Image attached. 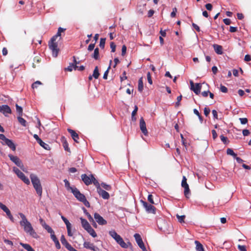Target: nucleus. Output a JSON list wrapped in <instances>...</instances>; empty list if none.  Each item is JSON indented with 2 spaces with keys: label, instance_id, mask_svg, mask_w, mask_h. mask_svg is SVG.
<instances>
[{
  "label": "nucleus",
  "instance_id": "7ed1b4c3",
  "mask_svg": "<svg viewBox=\"0 0 251 251\" xmlns=\"http://www.w3.org/2000/svg\"><path fill=\"white\" fill-rule=\"evenodd\" d=\"M30 178L33 186L36 190V193L41 198L42 195V187L39 178L36 175L33 174H31L30 175Z\"/></svg>",
  "mask_w": 251,
  "mask_h": 251
},
{
  "label": "nucleus",
  "instance_id": "a211bd4d",
  "mask_svg": "<svg viewBox=\"0 0 251 251\" xmlns=\"http://www.w3.org/2000/svg\"><path fill=\"white\" fill-rule=\"evenodd\" d=\"M10 160L13 161L17 166H20L22 165L21 160L16 156H14L11 154L8 155Z\"/></svg>",
  "mask_w": 251,
  "mask_h": 251
},
{
  "label": "nucleus",
  "instance_id": "a878e982",
  "mask_svg": "<svg viewBox=\"0 0 251 251\" xmlns=\"http://www.w3.org/2000/svg\"><path fill=\"white\" fill-rule=\"evenodd\" d=\"M195 243L197 251H204L202 245L199 241H195Z\"/></svg>",
  "mask_w": 251,
  "mask_h": 251
},
{
  "label": "nucleus",
  "instance_id": "3c124183",
  "mask_svg": "<svg viewBox=\"0 0 251 251\" xmlns=\"http://www.w3.org/2000/svg\"><path fill=\"white\" fill-rule=\"evenodd\" d=\"M239 120H240L241 124H242V125H245V124H247L248 121V119L246 118H240Z\"/></svg>",
  "mask_w": 251,
  "mask_h": 251
},
{
  "label": "nucleus",
  "instance_id": "9b49d317",
  "mask_svg": "<svg viewBox=\"0 0 251 251\" xmlns=\"http://www.w3.org/2000/svg\"><path fill=\"white\" fill-rule=\"evenodd\" d=\"M94 218L97 222L100 225H105L107 224L106 221L97 213L94 214Z\"/></svg>",
  "mask_w": 251,
  "mask_h": 251
},
{
  "label": "nucleus",
  "instance_id": "603ef678",
  "mask_svg": "<svg viewBox=\"0 0 251 251\" xmlns=\"http://www.w3.org/2000/svg\"><path fill=\"white\" fill-rule=\"evenodd\" d=\"M84 213L86 214L90 222L93 221V219L92 217L91 216V215L88 212H87V210L85 209H84Z\"/></svg>",
  "mask_w": 251,
  "mask_h": 251
},
{
  "label": "nucleus",
  "instance_id": "864d4df0",
  "mask_svg": "<svg viewBox=\"0 0 251 251\" xmlns=\"http://www.w3.org/2000/svg\"><path fill=\"white\" fill-rule=\"evenodd\" d=\"M0 208L4 212H6L9 209L4 204H2L1 202H0Z\"/></svg>",
  "mask_w": 251,
  "mask_h": 251
},
{
  "label": "nucleus",
  "instance_id": "13d9d810",
  "mask_svg": "<svg viewBox=\"0 0 251 251\" xmlns=\"http://www.w3.org/2000/svg\"><path fill=\"white\" fill-rule=\"evenodd\" d=\"M238 249L240 251H247L246 247L245 246L239 245L238 246Z\"/></svg>",
  "mask_w": 251,
  "mask_h": 251
},
{
  "label": "nucleus",
  "instance_id": "de8ad7c7",
  "mask_svg": "<svg viewBox=\"0 0 251 251\" xmlns=\"http://www.w3.org/2000/svg\"><path fill=\"white\" fill-rule=\"evenodd\" d=\"M147 79L148 82L151 85L152 84V81L151 79V74L150 72L147 73Z\"/></svg>",
  "mask_w": 251,
  "mask_h": 251
},
{
  "label": "nucleus",
  "instance_id": "79ce46f5",
  "mask_svg": "<svg viewBox=\"0 0 251 251\" xmlns=\"http://www.w3.org/2000/svg\"><path fill=\"white\" fill-rule=\"evenodd\" d=\"M220 139L225 144H226L229 142L227 138L224 136L223 135H221L220 136Z\"/></svg>",
  "mask_w": 251,
  "mask_h": 251
},
{
  "label": "nucleus",
  "instance_id": "bb28decb",
  "mask_svg": "<svg viewBox=\"0 0 251 251\" xmlns=\"http://www.w3.org/2000/svg\"><path fill=\"white\" fill-rule=\"evenodd\" d=\"M93 237H96L97 236L94 229L90 226L88 228L85 229Z\"/></svg>",
  "mask_w": 251,
  "mask_h": 251
},
{
  "label": "nucleus",
  "instance_id": "c03bdc74",
  "mask_svg": "<svg viewBox=\"0 0 251 251\" xmlns=\"http://www.w3.org/2000/svg\"><path fill=\"white\" fill-rule=\"evenodd\" d=\"M6 214V215H7V216L8 217V218H9V219L12 222H14V218L13 217V216L12 215L11 213V212L9 210V209H8V210L6 211V212H5Z\"/></svg>",
  "mask_w": 251,
  "mask_h": 251
},
{
  "label": "nucleus",
  "instance_id": "72a5a7b5",
  "mask_svg": "<svg viewBox=\"0 0 251 251\" xmlns=\"http://www.w3.org/2000/svg\"><path fill=\"white\" fill-rule=\"evenodd\" d=\"M92 57L95 60L99 59V49L97 48L94 50V53L92 55Z\"/></svg>",
  "mask_w": 251,
  "mask_h": 251
},
{
  "label": "nucleus",
  "instance_id": "423d86ee",
  "mask_svg": "<svg viewBox=\"0 0 251 251\" xmlns=\"http://www.w3.org/2000/svg\"><path fill=\"white\" fill-rule=\"evenodd\" d=\"M181 186L184 188V194L185 196L187 198H189V195L190 193V190L188 184L187 183V178L185 176L182 177L181 182Z\"/></svg>",
  "mask_w": 251,
  "mask_h": 251
},
{
  "label": "nucleus",
  "instance_id": "473e14b6",
  "mask_svg": "<svg viewBox=\"0 0 251 251\" xmlns=\"http://www.w3.org/2000/svg\"><path fill=\"white\" fill-rule=\"evenodd\" d=\"M19 123L24 126H26V121L22 117V116H18L17 117Z\"/></svg>",
  "mask_w": 251,
  "mask_h": 251
},
{
  "label": "nucleus",
  "instance_id": "ddd939ff",
  "mask_svg": "<svg viewBox=\"0 0 251 251\" xmlns=\"http://www.w3.org/2000/svg\"><path fill=\"white\" fill-rule=\"evenodd\" d=\"M134 237L139 247L140 248L145 249V245L140 235L138 233H135L134 235Z\"/></svg>",
  "mask_w": 251,
  "mask_h": 251
},
{
  "label": "nucleus",
  "instance_id": "cd10ccee",
  "mask_svg": "<svg viewBox=\"0 0 251 251\" xmlns=\"http://www.w3.org/2000/svg\"><path fill=\"white\" fill-rule=\"evenodd\" d=\"M91 177L92 178V183L93 182V184H94V185L97 188V190H98L99 189H100V185L99 183V182H98V181L95 178V177L93 175H91Z\"/></svg>",
  "mask_w": 251,
  "mask_h": 251
},
{
  "label": "nucleus",
  "instance_id": "4468645a",
  "mask_svg": "<svg viewBox=\"0 0 251 251\" xmlns=\"http://www.w3.org/2000/svg\"><path fill=\"white\" fill-rule=\"evenodd\" d=\"M84 247L85 248L90 249L93 251H99V249L98 247H96L94 244L91 243L89 242H84L83 244Z\"/></svg>",
  "mask_w": 251,
  "mask_h": 251
},
{
  "label": "nucleus",
  "instance_id": "8fccbe9b",
  "mask_svg": "<svg viewBox=\"0 0 251 251\" xmlns=\"http://www.w3.org/2000/svg\"><path fill=\"white\" fill-rule=\"evenodd\" d=\"M220 91L223 93H226L227 92V88L226 86L221 84L220 86Z\"/></svg>",
  "mask_w": 251,
  "mask_h": 251
},
{
  "label": "nucleus",
  "instance_id": "39448f33",
  "mask_svg": "<svg viewBox=\"0 0 251 251\" xmlns=\"http://www.w3.org/2000/svg\"><path fill=\"white\" fill-rule=\"evenodd\" d=\"M13 171L17 175V176L22 180L26 184H29L30 181L29 179L25 176L24 174L22 173L19 169L16 167H13Z\"/></svg>",
  "mask_w": 251,
  "mask_h": 251
},
{
  "label": "nucleus",
  "instance_id": "9d476101",
  "mask_svg": "<svg viewBox=\"0 0 251 251\" xmlns=\"http://www.w3.org/2000/svg\"><path fill=\"white\" fill-rule=\"evenodd\" d=\"M140 128L142 132V133L145 135L147 136L148 134V131L146 128V123L143 117L141 118L140 120V124H139Z\"/></svg>",
  "mask_w": 251,
  "mask_h": 251
},
{
  "label": "nucleus",
  "instance_id": "4be33fe9",
  "mask_svg": "<svg viewBox=\"0 0 251 251\" xmlns=\"http://www.w3.org/2000/svg\"><path fill=\"white\" fill-rule=\"evenodd\" d=\"M4 144L7 145L12 151H14L16 150V146L12 140L7 139L4 142Z\"/></svg>",
  "mask_w": 251,
  "mask_h": 251
},
{
  "label": "nucleus",
  "instance_id": "e2e57ef3",
  "mask_svg": "<svg viewBox=\"0 0 251 251\" xmlns=\"http://www.w3.org/2000/svg\"><path fill=\"white\" fill-rule=\"evenodd\" d=\"M50 237H51V239L54 242L58 240L54 234V232H53V233H52V234H50Z\"/></svg>",
  "mask_w": 251,
  "mask_h": 251
},
{
  "label": "nucleus",
  "instance_id": "a19ab883",
  "mask_svg": "<svg viewBox=\"0 0 251 251\" xmlns=\"http://www.w3.org/2000/svg\"><path fill=\"white\" fill-rule=\"evenodd\" d=\"M100 185L106 190L110 191L111 189V187L110 185H108L104 182L101 183Z\"/></svg>",
  "mask_w": 251,
  "mask_h": 251
},
{
  "label": "nucleus",
  "instance_id": "37998d69",
  "mask_svg": "<svg viewBox=\"0 0 251 251\" xmlns=\"http://www.w3.org/2000/svg\"><path fill=\"white\" fill-rule=\"evenodd\" d=\"M105 38H100V47L101 49H104L105 43Z\"/></svg>",
  "mask_w": 251,
  "mask_h": 251
},
{
  "label": "nucleus",
  "instance_id": "49530a36",
  "mask_svg": "<svg viewBox=\"0 0 251 251\" xmlns=\"http://www.w3.org/2000/svg\"><path fill=\"white\" fill-rule=\"evenodd\" d=\"M110 46L111 49V52H114L116 50V46L115 44V43L113 42H111L110 44Z\"/></svg>",
  "mask_w": 251,
  "mask_h": 251
},
{
  "label": "nucleus",
  "instance_id": "f3484780",
  "mask_svg": "<svg viewBox=\"0 0 251 251\" xmlns=\"http://www.w3.org/2000/svg\"><path fill=\"white\" fill-rule=\"evenodd\" d=\"M68 131L71 134V137L75 142L78 143L79 136L78 134L74 130L68 128Z\"/></svg>",
  "mask_w": 251,
  "mask_h": 251
},
{
  "label": "nucleus",
  "instance_id": "5701e85b",
  "mask_svg": "<svg viewBox=\"0 0 251 251\" xmlns=\"http://www.w3.org/2000/svg\"><path fill=\"white\" fill-rule=\"evenodd\" d=\"M61 141H62L63 146L64 148V150L66 151L70 152V149L69 148V144H68L66 138L64 137H62L61 138Z\"/></svg>",
  "mask_w": 251,
  "mask_h": 251
},
{
  "label": "nucleus",
  "instance_id": "c756f323",
  "mask_svg": "<svg viewBox=\"0 0 251 251\" xmlns=\"http://www.w3.org/2000/svg\"><path fill=\"white\" fill-rule=\"evenodd\" d=\"M144 88L143 78L141 77L138 80V90L140 92H142Z\"/></svg>",
  "mask_w": 251,
  "mask_h": 251
},
{
  "label": "nucleus",
  "instance_id": "2f4dec72",
  "mask_svg": "<svg viewBox=\"0 0 251 251\" xmlns=\"http://www.w3.org/2000/svg\"><path fill=\"white\" fill-rule=\"evenodd\" d=\"M64 182L65 183V186L67 188V189L68 190H71L72 192V190L74 188H76V187H71L70 186L69 181L67 179H64Z\"/></svg>",
  "mask_w": 251,
  "mask_h": 251
},
{
  "label": "nucleus",
  "instance_id": "09e8293b",
  "mask_svg": "<svg viewBox=\"0 0 251 251\" xmlns=\"http://www.w3.org/2000/svg\"><path fill=\"white\" fill-rule=\"evenodd\" d=\"M110 69V65L109 66L108 68L106 70V71L104 72L103 76V78L104 79H106L107 78V75L109 73V69Z\"/></svg>",
  "mask_w": 251,
  "mask_h": 251
},
{
  "label": "nucleus",
  "instance_id": "338daca9",
  "mask_svg": "<svg viewBox=\"0 0 251 251\" xmlns=\"http://www.w3.org/2000/svg\"><path fill=\"white\" fill-rule=\"evenodd\" d=\"M82 202L83 203V204L87 207H90V203L89 202L87 201L86 198L84 199V200L82 201Z\"/></svg>",
  "mask_w": 251,
  "mask_h": 251
},
{
  "label": "nucleus",
  "instance_id": "393cba45",
  "mask_svg": "<svg viewBox=\"0 0 251 251\" xmlns=\"http://www.w3.org/2000/svg\"><path fill=\"white\" fill-rule=\"evenodd\" d=\"M20 244L27 251H35L31 247V246L28 244H25L21 242Z\"/></svg>",
  "mask_w": 251,
  "mask_h": 251
},
{
  "label": "nucleus",
  "instance_id": "0e129e2a",
  "mask_svg": "<svg viewBox=\"0 0 251 251\" xmlns=\"http://www.w3.org/2000/svg\"><path fill=\"white\" fill-rule=\"evenodd\" d=\"M242 133L245 136H248L250 134V132L248 129H244Z\"/></svg>",
  "mask_w": 251,
  "mask_h": 251
},
{
  "label": "nucleus",
  "instance_id": "2eb2a0df",
  "mask_svg": "<svg viewBox=\"0 0 251 251\" xmlns=\"http://www.w3.org/2000/svg\"><path fill=\"white\" fill-rule=\"evenodd\" d=\"M81 179L83 182L86 185H89L92 183V178L90 176H88L86 174H82L81 176Z\"/></svg>",
  "mask_w": 251,
  "mask_h": 251
},
{
  "label": "nucleus",
  "instance_id": "6e6d98bb",
  "mask_svg": "<svg viewBox=\"0 0 251 251\" xmlns=\"http://www.w3.org/2000/svg\"><path fill=\"white\" fill-rule=\"evenodd\" d=\"M126 47L125 45H123L122 48V55L124 56L126 53Z\"/></svg>",
  "mask_w": 251,
  "mask_h": 251
},
{
  "label": "nucleus",
  "instance_id": "6e6552de",
  "mask_svg": "<svg viewBox=\"0 0 251 251\" xmlns=\"http://www.w3.org/2000/svg\"><path fill=\"white\" fill-rule=\"evenodd\" d=\"M191 89L194 91L196 94L198 95L200 93L201 88V83H196L194 84V82L191 80L190 82Z\"/></svg>",
  "mask_w": 251,
  "mask_h": 251
},
{
  "label": "nucleus",
  "instance_id": "e433bc0d",
  "mask_svg": "<svg viewBox=\"0 0 251 251\" xmlns=\"http://www.w3.org/2000/svg\"><path fill=\"white\" fill-rule=\"evenodd\" d=\"M176 217L179 222L180 223H184V219L185 218V215L180 216L178 214L176 215Z\"/></svg>",
  "mask_w": 251,
  "mask_h": 251
},
{
  "label": "nucleus",
  "instance_id": "052dcab7",
  "mask_svg": "<svg viewBox=\"0 0 251 251\" xmlns=\"http://www.w3.org/2000/svg\"><path fill=\"white\" fill-rule=\"evenodd\" d=\"M205 6L206 9L210 11L212 9L213 6L211 3H207L205 4Z\"/></svg>",
  "mask_w": 251,
  "mask_h": 251
},
{
  "label": "nucleus",
  "instance_id": "f257e3e1",
  "mask_svg": "<svg viewBox=\"0 0 251 251\" xmlns=\"http://www.w3.org/2000/svg\"><path fill=\"white\" fill-rule=\"evenodd\" d=\"M66 29L59 27L56 35L51 38L50 41L49 43V48L52 51V56L54 57L57 56L59 50L58 48V43L56 40L58 38L59 40L61 39V34Z\"/></svg>",
  "mask_w": 251,
  "mask_h": 251
},
{
  "label": "nucleus",
  "instance_id": "b1692460",
  "mask_svg": "<svg viewBox=\"0 0 251 251\" xmlns=\"http://www.w3.org/2000/svg\"><path fill=\"white\" fill-rule=\"evenodd\" d=\"M80 220L81 221L82 226L85 229L88 228L89 227L91 226L86 219L81 217L80 218Z\"/></svg>",
  "mask_w": 251,
  "mask_h": 251
},
{
  "label": "nucleus",
  "instance_id": "4c0bfd02",
  "mask_svg": "<svg viewBox=\"0 0 251 251\" xmlns=\"http://www.w3.org/2000/svg\"><path fill=\"white\" fill-rule=\"evenodd\" d=\"M226 153L228 154V155H231L234 158L235 157H236V154L233 151L230 149V148H228L226 150Z\"/></svg>",
  "mask_w": 251,
  "mask_h": 251
},
{
  "label": "nucleus",
  "instance_id": "20e7f679",
  "mask_svg": "<svg viewBox=\"0 0 251 251\" xmlns=\"http://www.w3.org/2000/svg\"><path fill=\"white\" fill-rule=\"evenodd\" d=\"M109 234L115 239L116 242L120 245V246L123 248L126 249L128 248V245H131L129 242L127 244L126 243L121 236L117 234L115 230H111L109 231Z\"/></svg>",
  "mask_w": 251,
  "mask_h": 251
},
{
  "label": "nucleus",
  "instance_id": "f03ea898",
  "mask_svg": "<svg viewBox=\"0 0 251 251\" xmlns=\"http://www.w3.org/2000/svg\"><path fill=\"white\" fill-rule=\"evenodd\" d=\"M19 215L22 219L20 224L22 226L24 227L25 231L33 237L37 238V233L35 232L31 224L28 221L25 215L22 213H20Z\"/></svg>",
  "mask_w": 251,
  "mask_h": 251
},
{
  "label": "nucleus",
  "instance_id": "ea45409f",
  "mask_svg": "<svg viewBox=\"0 0 251 251\" xmlns=\"http://www.w3.org/2000/svg\"><path fill=\"white\" fill-rule=\"evenodd\" d=\"M60 241H61V242L62 243V244L65 247L66 246H67V245H68V244H69L68 241L66 240V239H65V236L64 235H62L61 237V238H60Z\"/></svg>",
  "mask_w": 251,
  "mask_h": 251
},
{
  "label": "nucleus",
  "instance_id": "a18cd8bd",
  "mask_svg": "<svg viewBox=\"0 0 251 251\" xmlns=\"http://www.w3.org/2000/svg\"><path fill=\"white\" fill-rule=\"evenodd\" d=\"M42 83L40 81H36L34 82L32 85V88L33 89L37 88L39 85H42Z\"/></svg>",
  "mask_w": 251,
  "mask_h": 251
},
{
  "label": "nucleus",
  "instance_id": "aec40b11",
  "mask_svg": "<svg viewBox=\"0 0 251 251\" xmlns=\"http://www.w3.org/2000/svg\"><path fill=\"white\" fill-rule=\"evenodd\" d=\"M213 47L215 52L218 54H222L223 53V47L221 45H219L217 44H214L213 45Z\"/></svg>",
  "mask_w": 251,
  "mask_h": 251
},
{
  "label": "nucleus",
  "instance_id": "bf43d9fd",
  "mask_svg": "<svg viewBox=\"0 0 251 251\" xmlns=\"http://www.w3.org/2000/svg\"><path fill=\"white\" fill-rule=\"evenodd\" d=\"M148 201L151 204H154V202L153 200V197L151 195H149L148 197Z\"/></svg>",
  "mask_w": 251,
  "mask_h": 251
},
{
  "label": "nucleus",
  "instance_id": "dca6fc26",
  "mask_svg": "<svg viewBox=\"0 0 251 251\" xmlns=\"http://www.w3.org/2000/svg\"><path fill=\"white\" fill-rule=\"evenodd\" d=\"M98 194L103 199L105 200H108L109 197V194L108 192L105 191V190L102 189L101 188L97 190Z\"/></svg>",
  "mask_w": 251,
  "mask_h": 251
},
{
  "label": "nucleus",
  "instance_id": "58836bf2",
  "mask_svg": "<svg viewBox=\"0 0 251 251\" xmlns=\"http://www.w3.org/2000/svg\"><path fill=\"white\" fill-rule=\"evenodd\" d=\"M60 241H61V242L62 243V244L65 247L66 246H67V245H68V244H69L68 241L66 240V239H65V236L64 235H62L61 237V238H60Z\"/></svg>",
  "mask_w": 251,
  "mask_h": 251
},
{
  "label": "nucleus",
  "instance_id": "f704fd0d",
  "mask_svg": "<svg viewBox=\"0 0 251 251\" xmlns=\"http://www.w3.org/2000/svg\"><path fill=\"white\" fill-rule=\"evenodd\" d=\"M43 226L50 234H52V233H53L54 231L51 228V227L49 225H47L46 223H44V224L43 225Z\"/></svg>",
  "mask_w": 251,
  "mask_h": 251
},
{
  "label": "nucleus",
  "instance_id": "6ab92c4d",
  "mask_svg": "<svg viewBox=\"0 0 251 251\" xmlns=\"http://www.w3.org/2000/svg\"><path fill=\"white\" fill-rule=\"evenodd\" d=\"M0 112H2L5 116H6V114L11 113V110L8 105H2L1 106V110Z\"/></svg>",
  "mask_w": 251,
  "mask_h": 251
},
{
  "label": "nucleus",
  "instance_id": "c85d7f7f",
  "mask_svg": "<svg viewBox=\"0 0 251 251\" xmlns=\"http://www.w3.org/2000/svg\"><path fill=\"white\" fill-rule=\"evenodd\" d=\"M38 143L44 149L47 150H50V146L44 142L41 139H40L38 142Z\"/></svg>",
  "mask_w": 251,
  "mask_h": 251
},
{
  "label": "nucleus",
  "instance_id": "774afa93",
  "mask_svg": "<svg viewBox=\"0 0 251 251\" xmlns=\"http://www.w3.org/2000/svg\"><path fill=\"white\" fill-rule=\"evenodd\" d=\"M244 60L245 61L248 62L251 60V56L249 54H247L245 55L244 58Z\"/></svg>",
  "mask_w": 251,
  "mask_h": 251
},
{
  "label": "nucleus",
  "instance_id": "1a4fd4ad",
  "mask_svg": "<svg viewBox=\"0 0 251 251\" xmlns=\"http://www.w3.org/2000/svg\"><path fill=\"white\" fill-rule=\"evenodd\" d=\"M72 193L77 200L81 202L86 198L85 196L83 194L81 193L76 188H74L72 190Z\"/></svg>",
  "mask_w": 251,
  "mask_h": 251
},
{
  "label": "nucleus",
  "instance_id": "7c9ffc66",
  "mask_svg": "<svg viewBox=\"0 0 251 251\" xmlns=\"http://www.w3.org/2000/svg\"><path fill=\"white\" fill-rule=\"evenodd\" d=\"M93 76L95 79H98L100 75L99 72V68L98 66H96L93 73Z\"/></svg>",
  "mask_w": 251,
  "mask_h": 251
},
{
  "label": "nucleus",
  "instance_id": "69168bd1",
  "mask_svg": "<svg viewBox=\"0 0 251 251\" xmlns=\"http://www.w3.org/2000/svg\"><path fill=\"white\" fill-rule=\"evenodd\" d=\"M223 22L226 25H229L231 24V20L229 19H224Z\"/></svg>",
  "mask_w": 251,
  "mask_h": 251
},
{
  "label": "nucleus",
  "instance_id": "0eeeda50",
  "mask_svg": "<svg viewBox=\"0 0 251 251\" xmlns=\"http://www.w3.org/2000/svg\"><path fill=\"white\" fill-rule=\"evenodd\" d=\"M141 202L142 203L143 206L148 213L152 214L155 213L156 208L154 206L149 204L147 202L142 200L141 201Z\"/></svg>",
  "mask_w": 251,
  "mask_h": 251
},
{
  "label": "nucleus",
  "instance_id": "412c9836",
  "mask_svg": "<svg viewBox=\"0 0 251 251\" xmlns=\"http://www.w3.org/2000/svg\"><path fill=\"white\" fill-rule=\"evenodd\" d=\"M146 4L144 3L143 4L138 5L137 10L138 13L143 15L144 13L146 11Z\"/></svg>",
  "mask_w": 251,
  "mask_h": 251
},
{
  "label": "nucleus",
  "instance_id": "f8f14e48",
  "mask_svg": "<svg viewBox=\"0 0 251 251\" xmlns=\"http://www.w3.org/2000/svg\"><path fill=\"white\" fill-rule=\"evenodd\" d=\"M74 58V63L70 64L69 66L65 69V71H68L69 72H71L73 69L76 70V69L78 68V66H77V64L79 63V62H77L76 59L75 57V56L73 57Z\"/></svg>",
  "mask_w": 251,
  "mask_h": 251
},
{
  "label": "nucleus",
  "instance_id": "c9c22d12",
  "mask_svg": "<svg viewBox=\"0 0 251 251\" xmlns=\"http://www.w3.org/2000/svg\"><path fill=\"white\" fill-rule=\"evenodd\" d=\"M16 111L19 114V116L23 115V108L21 106L16 104Z\"/></svg>",
  "mask_w": 251,
  "mask_h": 251
},
{
  "label": "nucleus",
  "instance_id": "4d7b16f0",
  "mask_svg": "<svg viewBox=\"0 0 251 251\" xmlns=\"http://www.w3.org/2000/svg\"><path fill=\"white\" fill-rule=\"evenodd\" d=\"M177 12V8L175 7L173 9V11L171 13V16L172 17H175L176 15V12Z\"/></svg>",
  "mask_w": 251,
  "mask_h": 251
},
{
  "label": "nucleus",
  "instance_id": "5fc2aeb1",
  "mask_svg": "<svg viewBox=\"0 0 251 251\" xmlns=\"http://www.w3.org/2000/svg\"><path fill=\"white\" fill-rule=\"evenodd\" d=\"M210 109L208 107H205L204 109V114L205 115V116H208L210 113Z\"/></svg>",
  "mask_w": 251,
  "mask_h": 251
},
{
  "label": "nucleus",
  "instance_id": "680f3d73",
  "mask_svg": "<svg viewBox=\"0 0 251 251\" xmlns=\"http://www.w3.org/2000/svg\"><path fill=\"white\" fill-rule=\"evenodd\" d=\"M95 44H90L88 46V50L89 51H92L94 49Z\"/></svg>",
  "mask_w": 251,
  "mask_h": 251
}]
</instances>
